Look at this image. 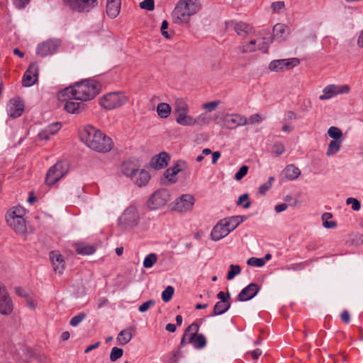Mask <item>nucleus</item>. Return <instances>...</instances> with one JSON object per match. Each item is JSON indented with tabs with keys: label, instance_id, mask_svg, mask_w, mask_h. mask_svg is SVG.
<instances>
[{
	"label": "nucleus",
	"instance_id": "1",
	"mask_svg": "<svg viewBox=\"0 0 363 363\" xmlns=\"http://www.w3.org/2000/svg\"><path fill=\"white\" fill-rule=\"evenodd\" d=\"M101 87V84L95 79H86L61 91L60 98L67 96L77 101H89L99 93Z\"/></svg>",
	"mask_w": 363,
	"mask_h": 363
},
{
	"label": "nucleus",
	"instance_id": "2",
	"mask_svg": "<svg viewBox=\"0 0 363 363\" xmlns=\"http://www.w3.org/2000/svg\"><path fill=\"white\" fill-rule=\"evenodd\" d=\"M82 141L90 149L98 152H108L113 146L111 138L92 125H86L80 132Z\"/></svg>",
	"mask_w": 363,
	"mask_h": 363
},
{
	"label": "nucleus",
	"instance_id": "3",
	"mask_svg": "<svg viewBox=\"0 0 363 363\" xmlns=\"http://www.w3.org/2000/svg\"><path fill=\"white\" fill-rule=\"evenodd\" d=\"M200 9L199 0H179L172 13L173 21L178 25L187 24Z\"/></svg>",
	"mask_w": 363,
	"mask_h": 363
},
{
	"label": "nucleus",
	"instance_id": "4",
	"mask_svg": "<svg viewBox=\"0 0 363 363\" xmlns=\"http://www.w3.org/2000/svg\"><path fill=\"white\" fill-rule=\"evenodd\" d=\"M241 216H232L220 220L213 228L211 236L214 241H218L234 230L242 222Z\"/></svg>",
	"mask_w": 363,
	"mask_h": 363
},
{
	"label": "nucleus",
	"instance_id": "5",
	"mask_svg": "<svg viewBox=\"0 0 363 363\" xmlns=\"http://www.w3.org/2000/svg\"><path fill=\"white\" fill-rule=\"evenodd\" d=\"M128 101V97L123 92H111L100 99V105L105 109L117 108Z\"/></svg>",
	"mask_w": 363,
	"mask_h": 363
},
{
	"label": "nucleus",
	"instance_id": "6",
	"mask_svg": "<svg viewBox=\"0 0 363 363\" xmlns=\"http://www.w3.org/2000/svg\"><path fill=\"white\" fill-rule=\"evenodd\" d=\"M68 164L65 162H57L48 171L45 182L48 185H53L60 180L68 172Z\"/></svg>",
	"mask_w": 363,
	"mask_h": 363
},
{
	"label": "nucleus",
	"instance_id": "7",
	"mask_svg": "<svg viewBox=\"0 0 363 363\" xmlns=\"http://www.w3.org/2000/svg\"><path fill=\"white\" fill-rule=\"evenodd\" d=\"M140 220L138 211L135 206L128 207L119 218L118 223L123 228H133L136 227Z\"/></svg>",
	"mask_w": 363,
	"mask_h": 363
},
{
	"label": "nucleus",
	"instance_id": "8",
	"mask_svg": "<svg viewBox=\"0 0 363 363\" xmlns=\"http://www.w3.org/2000/svg\"><path fill=\"white\" fill-rule=\"evenodd\" d=\"M170 200V194L167 189L156 191L148 199L147 206L151 210L163 207Z\"/></svg>",
	"mask_w": 363,
	"mask_h": 363
},
{
	"label": "nucleus",
	"instance_id": "9",
	"mask_svg": "<svg viewBox=\"0 0 363 363\" xmlns=\"http://www.w3.org/2000/svg\"><path fill=\"white\" fill-rule=\"evenodd\" d=\"M73 11L77 12H89L98 6L99 0H64Z\"/></svg>",
	"mask_w": 363,
	"mask_h": 363
},
{
	"label": "nucleus",
	"instance_id": "10",
	"mask_svg": "<svg viewBox=\"0 0 363 363\" xmlns=\"http://www.w3.org/2000/svg\"><path fill=\"white\" fill-rule=\"evenodd\" d=\"M299 65L298 58L281 59L272 61L269 65V69L272 72H284L295 67Z\"/></svg>",
	"mask_w": 363,
	"mask_h": 363
},
{
	"label": "nucleus",
	"instance_id": "11",
	"mask_svg": "<svg viewBox=\"0 0 363 363\" xmlns=\"http://www.w3.org/2000/svg\"><path fill=\"white\" fill-rule=\"evenodd\" d=\"M13 310V301L5 285L0 282V314L9 315Z\"/></svg>",
	"mask_w": 363,
	"mask_h": 363
},
{
	"label": "nucleus",
	"instance_id": "12",
	"mask_svg": "<svg viewBox=\"0 0 363 363\" xmlns=\"http://www.w3.org/2000/svg\"><path fill=\"white\" fill-rule=\"evenodd\" d=\"M223 121L224 126L231 130L247 124V118L237 113L225 114L223 116Z\"/></svg>",
	"mask_w": 363,
	"mask_h": 363
},
{
	"label": "nucleus",
	"instance_id": "13",
	"mask_svg": "<svg viewBox=\"0 0 363 363\" xmlns=\"http://www.w3.org/2000/svg\"><path fill=\"white\" fill-rule=\"evenodd\" d=\"M60 45L57 40H49L40 43L36 48V53L40 57H45L55 52Z\"/></svg>",
	"mask_w": 363,
	"mask_h": 363
},
{
	"label": "nucleus",
	"instance_id": "14",
	"mask_svg": "<svg viewBox=\"0 0 363 363\" xmlns=\"http://www.w3.org/2000/svg\"><path fill=\"white\" fill-rule=\"evenodd\" d=\"M194 203V198L190 194L182 195L176 200L174 209L179 212H186L191 210Z\"/></svg>",
	"mask_w": 363,
	"mask_h": 363
},
{
	"label": "nucleus",
	"instance_id": "15",
	"mask_svg": "<svg viewBox=\"0 0 363 363\" xmlns=\"http://www.w3.org/2000/svg\"><path fill=\"white\" fill-rule=\"evenodd\" d=\"M38 66L36 63H32L26 71L22 84L24 86H30L33 85L38 80Z\"/></svg>",
	"mask_w": 363,
	"mask_h": 363
},
{
	"label": "nucleus",
	"instance_id": "16",
	"mask_svg": "<svg viewBox=\"0 0 363 363\" xmlns=\"http://www.w3.org/2000/svg\"><path fill=\"white\" fill-rule=\"evenodd\" d=\"M259 291V288L257 284H250L240 292L237 297V300L239 301H249L254 298Z\"/></svg>",
	"mask_w": 363,
	"mask_h": 363
},
{
	"label": "nucleus",
	"instance_id": "17",
	"mask_svg": "<svg viewBox=\"0 0 363 363\" xmlns=\"http://www.w3.org/2000/svg\"><path fill=\"white\" fill-rule=\"evenodd\" d=\"M24 109V105L19 99H12L7 105V112L10 117L20 116Z\"/></svg>",
	"mask_w": 363,
	"mask_h": 363
},
{
	"label": "nucleus",
	"instance_id": "18",
	"mask_svg": "<svg viewBox=\"0 0 363 363\" xmlns=\"http://www.w3.org/2000/svg\"><path fill=\"white\" fill-rule=\"evenodd\" d=\"M49 257L55 273L62 274L65 269V260L62 255L57 251H52Z\"/></svg>",
	"mask_w": 363,
	"mask_h": 363
},
{
	"label": "nucleus",
	"instance_id": "19",
	"mask_svg": "<svg viewBox=\"0 0 363 363\" xmlns=\"http://www.w3.org/2000/svg\"><path fill=\"white\" fill-rule=\"evenodd\" d=\"M6 219L8 225L16 232L23 233L26 231V227L24 218L6 216Z\"/></svg>",
	"mask_w": 363,
	"mask_h": 363
},
{
	"label": "nucleus",
	"instance_id": "20",
	"mask_svg": "<svg viewBox=\"0 0 363 363\" xmlns=\"http://www.w3.org/2000/svg\"><path fill=\"white\" fill-rule=\"evenodd\" d=\"M169 160V155L165 152H162L152 158L150 165L155 169H163L167 166Z\"/></svg>",
	"mask_w": 363,
	"mask_h": 363
},
{
	"label": "nucleus",
	"instance_id": "21",
	"mask_svg": "<svg viewBox=\"0 0 363 363\" xmlns=\"http://www.w3.org/2000/svg\"><path fill=\"white\" fill-rule=\"evenodd\" d=\"M150 179L148 172L138 169L131 180L138 186H145Z\"/></svg>",
	"mask_w": 363,
	"mask_h": 363
},
{
	"label": "nucleus",
	"instance_id": "22",
	"mask_svg": "<svg viewBox=\"0 0 363 363\" xmlns=\"http://www.w3.org/2000/svg\"><path fill=\"white\" fill-rule=\"evenodd\" d=\"M135 332V328L133 326L121 330L117 337L118 343L121 345L128 343L131 340Z\"/></svg>",
	"mask_w": 363,
	"mask_h": 363
},
{
	"label": "nucleus",
	"instance_id": "23",
	"mask_svg": "<svg viewBox=\"0 0 363 363\" xmlns=\"http://www.w3.org/2000/svg\"><path fill=\"white\" fill-rule=\"evenodd\" d=\"M70 100H67L65 104V109L71 113H79L84 109L85 104L83 102L72 101L73 99L69 97Z\"/></svg>",
	"mask_w": 363,
	"mask_h": 363
},
{
	"label": "nucleus",
	"instance_id": "24",
	"mask_svg": "<svg viewBox=\"0 0 363 363\" xmlns=\"http://www.w3.org/2000/svg\"><path fill=\"white\" fill-rule=\"evenodd\" d=\"M121 0H107L106 13L111 18H116L121 10Z\"/></svg>",
	"mask_w": 363,
	"mask_h": 363
},
{
	"label": "nucleus",
	"instance_id": "25",
	"mask_svg": "<svg viewBox=\"0 0 363 363\" xmlns=\"http://www.w3.org/2000/svg\"><path fill=\"white\" fill-rule=\"evenodd\" d=\"M289 34V27L283 23H277L273 28V36L275 38L284 40Z\"/></svg>",
	"mask_w": 363,
	"mask_h": 363
},
{
	"label": "nucleus",
	"instance_id": "26",
	"mask_svg": "<svg viewBox=\"0 0 363 363\" xmlns=\"http://www.w3.org/2000/svg\"><path fill=\"white\" fill-rule=\"evenodd\" d=\"M189 111L182 112L177 114L176 121L177 123L184 126L194 125L193 117L188 114Z\"/></svg>",
	"mask_w": 363,
	"mask_h": 363
},
{
	"label": "nucleus",
	"instance_id": "27",
	"mask_svg": "<svg viewBox=\"0 0 363 363\" xmlns=\"http://www.w3.org/2000/svg\"><path fill=\"white\" fill-rule=\"evenodd\" d=\"M234 30L238 35L245 37L252 32V27L244 22H238L235 24Z\"/></svg>",
	"mask_w": 363,
	"mask_h": 363
},
{
	"label": "nucleus",
	"instance_id": "28",
	"mask_svg": "<svg viewBox=\"0 0 363 363\" xmlns=\"http://www.w3.org/2000/svg\"><path fill=\"white\" fill-rule=\"evenodd\" d=\"M337 85L330 84L326 86L323 90V94L319 96L320 100L325 101L336 96Z\"/></svg>",
	"mask_w": 363,
	"mask_h": 363
},
{
	"label": "nucleus",
	"instance_id": "29",
	"mask_svg": "<svg viewBox=\"0 0 363 363\" xmlns=\"http://www.w3.org/2000/svg\"><path fill=\"white\" fill-rule=\"evenodd\" d=\"M189 342L191 343L196 349H202L206 346V340L203 335L199 334L189 337Z\"/></svg>",
	"mask_w": 363,
	"mask_h": 363
},
{
	"label": "nucleus",
	"instance_id": "30",
	"mask_svg": "<svg viewBox=\"0 0 363 363\" xmlns=\"http://www.w3.org/2000/svg\"><path fill=\"white\" fill-rule=\"evenodd\" d=\"M300 174V169L294 164L286 166L284 169L285 177L289 180H294L297 179Z\"/></svg>",
	"mask_w": 363,
	"mask_h": 363
},
{
	"label": "nucleus",
	"instance_id": "31",
	"mask_svg": "<svg viewBox=\"0 0 363 363\" xmlns=\"http://www.w3.org/2000/svg\"><path fill=\"white\" fill-rule=\"evenodd\" d=\"M172 111L171 106L167 103H160L157 105V112L158 116L162 118L169 117Z\"/></svg>",
	"mask_w": 363,
	"mask_h": 363
},
{
	"label": "nucleus",
	"instance_id": "32",
	"mask_svg": "<svg viewBox=\"0 0 363 363\" xmlns=\"http://www.w3.org/2000/svg\"><path fill=\"white\" fill-rule=\"evenodd\" d=\"M230 303L228 301H218L213 308L214 315H219L228 310Z\"/></svg>",
	"mask_w": 363,
	"mask_h": 363
},
{
	"label": "nucleus",
	"instance_id": "33",
	"mask_svg": "<svg viewBox=\"0 0 363 363\" xmlns=\"http://www.w3.org/2000/svg\"><path fill=\"white\" fill-rule=\"evenodd\" d=\"M176 115L184 111H189V105L184 99H177L174 103Z\"/></svg>",
	"mask_w": 363,
	"mask_h": 363
},
{
	"label": "nucleus",
	"instance_id": "34",
	"mask_svg": "<svg viewBox=\"0 0 363 363\" xmlns=\"http://www.w3.org/2000/svg\"><path fill=\"white\" fill-rule=\"evenodd\" d=\"M342 141V140H331L328 145L326 155L328 156H331V155L336 154L340 150Z\"/></svg>",
	"mask_w": 363,
	"mask_h": 363
},
{
	"label": "nucleus",
	"instance_id": "35",
	"mask_svg": "<svg viewBox=\"0 0 363 363\" xmlns=\"http://www.w3.org/2000/svg\"><path fill=\"white\" fill-rule=\"evenodd\" d=\"M137 169H138L135 168L134 166L130 163H124L122 165V172L126 177L130 178V179L133 178Z\"/></svg>",
	"mask_w": 363,
	"mask_h": 363
},
{
	"label": "nucleus",
	"instance_id": "36",
	"mask_svg": "<svg viewBox=\"0 0 363 363\" xmlns=\"http://www.w3.org/2000/svg\"><path fill=\"white\" fill-rule=\"evenodd\" d=\"M328 134L335 140H342V132L340 128L337 127H330L328 130Z\"/></svg>",
	"mask_w": 363,
	"mask_h": 363
},
{
	"label": "nucleus",
	"instance_id": "37",
	"mask_svg": "<svg viewBox=\"0 0 363 363\" xmlns=\"http://www.w3.org/2000/svg\"><path fill=\"white\" fill-rule=\"evenodd\" d=\"M157 260V256L155 253H150L145 257L143 261V267L145 268H151Z\"/></svg>",
	"mask_w": 363,
	"mask_h": 363
},
{
	"label": "nucleus",
	"instance_id": "38",
	"mask_svg": "<svg viewBox=\"0 0 363 363\" xmlns=\"http://www.w3.org/2000/svg\"><path fill=\"white\" fill-rule=\"evenodd\" d=\"M26 214V210L23 207L21 206H16L13 207V208L10 209L7 213L6 216H11V217H21L23 218Z\"/></svg>",
	"mask_w": 363,
	"mask_h": 363
},
{
	"label": "nucleus",
	"instance_id": "39",
	"mask_svg": "<svg viewBox=\"0 0 363 363\" xmlns=\"http://www.w3.org/2000/svg\"><path fill=\"white\" fill-rule=\"evenodd\" d=\"M256 44L257 41L252 40L246 45L240 46L239 49L242 53L252 52L257 50Z\"/></svg>",
	"mask_w": 363,
	"mask_h": 363
},
{
	"label": "nucleus",
	"instance_id": "40",
	"mask_svg": "<svg viewBox=\"0 0 363 363\" xmlns=\"http://www.w3.org/2000/svg\"><path fill=\"white\" fill-rule=\"evenodd\" d=\"M76 250L78 254L90 255L95 252V248L91 245H78Z\"/></svg>",
	"mask_w": 363,
	"mask_h": 363
},
{
	"label": "nucleus",
	"instance_id": "41",
	"mask_svg": "<svg viewBox=\"0 0 363 363\" xmlns=\"http://www.w3.org/2000/svg\"><path fill=\"white\" fill-rule=\"evenodd\" d=\"M194 125H205L209 123L210 118L207 116L206 113H203L199 115L196 118H193Z\"/></svg>",
	"mask_w": 363,
	"mask_h": 363
},
{
	"label": "nucleus",
	"instance_id": "42",
	"mask_svg": "<svg viewBox=\"0 0 363 363\" xmlns=\"http://www.w3.org/2000/svg\"><path fill=\"white\" fill-rule=\"evenodd\" d=\"M332 218V214L330 213H325L322 215L323 225L326 228H333L336 226L335 221H328Z\"/></svg>",
	"mask_w": 363,
	"mask_h": 363
},
{
	"label": "nucleus",
	"instance_id": "43",
	"mask_svg": "<svg viewBox=\"0 0 363 363\" xmlns=\"http://www.w3.org/2000/svg\"><path fill=\"white\" fill-rule=\"evenodd\" d=\"M241 272L240 267L238 264H230V269L227 274V279L231 280Z\"/></svg>",
	"mask_w": 363,
	"mask_h": 363
},
{
	"label": "nucleus",
	"instance_id": "44",
	"mask_svg": "<svg viewBox=\"0 0 363 363\" xmlns=\"http://www.w3.org/2000/svg\"><path fill=\"white\" fill-rule=\"evenodd\" d=\"M174 292V289L168 286L165 288V289L162 293V298L164 302H168L171 300Z\"/></svg>",
	"mask_w": 363,
	"mask_h": 363
},
{
	"label": "nucleus",
	"instance_id": "45",
	"mask_svg": "<svg viewBox=\"0 0 363 363\" xmlns=\"http://www.w3.org/2000/svg\"><path fill=\"white\" fill-rule=\"evenodd\" d=\"M123 350L121 348L114 347L112 348L110 354V359L111 362H115L123 356Z\"/></svg>",
	"mask_w": 363,
	"mask_h": 363
},
{
	"label": "nucleus",
	"instance_id": "46",
	"mask_svg": "<svg viewBox=\"0 0 363 363\" xmlns=\"http://www.w3.org/2000/svg\"><path fill=\"white\" fill-rule=\"evenodd\" d=\"M274 181V178L273 177H270L267 182L259 186V192L262 195L265 194V193L272 187V182Z\"/></svg>",
	"mask_w": 363,
	"mask_h": 363
},
{
	"label": "nucleus",
	"instance_id": "47",
	"mask_svg": "<svg viewBox=\"0 0 363 363\" xmlns=\"http://www.w3.org/2000/svg\"><path fill=\"white\" fill-rule=\"evenodd\" d=\"M273 38H269L266 41H262V43H258L257 48L259 50H261L264 53L268 52V47L272 43Z\"/></svg>",
	"mask_w": 363,
	"mask_h": 363
},
{
	"label": "nucleus",
	"instance_id": "48",
	"mask_svg": "<svg viewBox=\"0 0 363 363\" xmlns=\"http://www.w3.org/2000/svg\"><path fill=\"white\" fill-rule=\"evenodd\" d=\"M199 328V325L196 323H194L186 329L184 333L186 334L189 337L195 336L197 335Z\"/></svg>",
	"mask_w": 363,
	"mask_h": 363
},
{
	"label": "nucleus",
	"instance_id": "49",
	"mask_svg": "<svg viewBox=\"0 0 363 363\" xmlns=\"http://www.w3.org/2000/svg\"><path fill=\"white\" fill-rule=\"evenodd\" d=\"M247 264L250 266L260 267L264 264V259L262 258L251 257L247 259Z\"/></svg>",
	"mask_w": 363,
	"mask_h": 363
},
{
	"label": "nucleus",
	"instance_id": "50",
	"mask_svg": "<svg viewBox=\"0 0 363 363\" xmlns=\"http://www.w3.org/2000/svg\"><path fill=\"white\" fill-rule=\"evenodd\" d=\"M285 151V147L281 143H276L272 147V152L276 156L282 155Z\"/></svg>",
	"mask_w": 363,
	"mask_h": 363
},
{
	"label": "nucleus",
	"instance_id": "51",
	"mask_svg": "<svg viewBox=\"0 0 363 363\" xmlns=\"http://www.w3.org/2000/svg\"><path fill=\"white\" fill-rule=\"evenodd\" d=\"M237 204L242 205L245 208H248L251 204L248 199V194H244L241 195L238 199Z\"/></svg>",
	"mask_w": 363,
	"mask_h": 363
},
{
	"label": "nucleus",
	"instance_id": "52",
	"mask_svg": "<svg viewBox=\"0 0 363 363\" xmlns=\"http://www.w3.org/2000/svg\"><path fill=\"white\" fill-rule=\"evenodd\" d=\"M61 123H53L49 125H48L45 128L47 132L50 133L51 135L56 134L60 129L61 128Z\"/></svg>",
	"mask_w": 363,
	"mask_h": 363
},
{
	"label": "nucleus",
	"instance_id": "53",
	"mask_svg": "<svg viewBox=\"0 0 363 363\" xmlns=\"http://www.w3.org/2000/svg\"><path fill=\"white\" fill-rule=\"evenodd\" d=\"M175 176V172L170 168H168L164 173V178L169 183H174L176 182V179H174Z\"/></svg>",
	"mask_w": 363,
	"mask_h": 363
},
{
	"label": "nucleus",
	"instance_id": "54",
	"mask_svg": "<svg viewBox=\"0 0 363 363\" xmlns=\"http://www.w3.org/2000/svg\"><path fill=\"white\" fill-rule=\"evenodd\" d=\"M346 203L347 205L352 204V208L354 211H359L361 207L360 202L357 199L352 197L347 198L346 200Z\"/></svg>",
	"mask_w": 363,
	"mask_h": 363
},
{
	"label": "nucleus",
	"instance_id": "55",
	"mask_svg": "<svg viewBox=\"0 0 363 363\" xmlns=\"http://www.w3.org/2000/svg\"><path fill=\"white\" fill-rule=\"evenodd\" d=\"M140 6L143 9L152 11L155 7V3L153 0H144L140 3Z\"/></svg>",
	"mask_w": 363,
	"mask_h": 363
},
{
	"label": "nucleus",
	"instance_id": "56",
	"mask_svg": "<svg viewBox=\"0 0 363 363\" xmlns=\"http://www.w3.org/2000/svg\"><path fill=\"white\" fill-rule=\"evenodd\" d=\"M248 167L246 165L242 166L238 172L235 175V179L238 181L242 179L247 173Z\"/></svg>",
	"mask_w": 363,
	"mask_h": 363
},
{
	"label": "nucleus",
	"instance_id": "57",
	"mask_svg": "<svg viewBox=\"0 0 363 363\" xmlns=\"http://www.w3.org/2000/svg\"><path fill=\"white\" fill-rule=\"evenodd\" d=\"M168 22L166 20H164L162 23V26H161V33L162 35V36H164L166 39H170L171 38V35H169L168 33V32L167 31V29L168 28Z\"/></svg>",
	"mask_w": 363,
	"mask_h": 363
},
{
	"label": "nucleus",
	"instance_id": "58",
	"mask_svg": "<svg viewBox=\"0 0 363 363\" xmlns=\"http://www.w3.org/2000/svg\"><path fill=\"white\" fill-rule=\"evenodd\" d=\"M284 6H285L284 2L281 1H275V2L272 3V6H271L272 10L275 13L280 12L284 8Z\"/></svg>",
	"mask_w": 363,
	"mask_h": 363
},
{
	"label": "nucleus",
	"instance_id": "59",
	"mask_svg": "<svg viewBox=\"0 0 363 363\" xmlns=\"http://www.w3.org/2000/svg\"><path fill=\"white\" fill-rule=\"evenodd\" d=\"M219 102L218 101H211V102H208V103H206L203 105V108L204 109H206L209 111H212L213 110H215L216 108V107L218 106Z\"/></svg>",
	"mask_w": 363,
	"mask_h": 363
},
{
	"label": "nucleus",
	"instance_id": "60",
	"mask_svg": "<svg viewBox=\"0 0 363 363\" xmlns=\"http://www.w3.org/2000/svg\"><path fill=\"white\" fill-rule=\"evenodd\" d=\"M304 265L303 263L293 264L288 265L285 267L286 270L300 271L303 269Z\"/></svg>",
	"mask_w": 363,
	"mask_h": 363
},
{
	"label": "nucleus",
	"instance_id": "61",
	"mask_svg": "<svg viewBox=\"0 0 363 363\" xmlns=\"http://www.w3.org/2000/svg\"><path fill=\"white\" fill-rule=\"evenodd\" d=\"M26 301L27 307L30 309H34L35 308L37 303L30 294L27 296Z\"/></svg>",
	"mask_w": 363,
	"mask_h": 363
},
{
	"label": "nucleus",
	"instance_id": "62",
	"mask_svg": "<svg viewBox=\"0 0 363 363\" xmlns=\"http://www.w3.org/2000/svg\"><path fill=\"white\" fill-rule=\"evenodd\" d=\"M155 301L152 300L147 301L146 302H144L140 307L139 311L140 312H145L147 311L150 307L152 305H154Z\"/></svg>",
	"mask_w": 363,
	"mask_h": 363
},
{
	"label": "nucleus",
	"instance_id": "63",
	"mask_svg": "<svg viewBox=\"0 0 363 363\" xmlns=\"http://www.w3.org/2000/svg\"><path fill=\"white\" fill-rule=\"evenodd\" d=\"M350 91V88L348 85L338 86L337 85L336 94H347Z\"/></svg>",
	"mask_w": 363,
	"mask_h": 363
},
{
	"label": "nucleus",
	"instance_id": "64",
	"mask_svg": "<svg viewBox=\"0 0 363 363\" xmlns=\"http://www.w3.org/2000/svg\"><path fill=\"white\" fill-rule=\"evenodd\" d=\"M15 292L18 296L23 297L25 299L30 295L24 289L20 286L15 288Z\"/></svg>",
	"mask_w": 363,
	"mask_h": 363
}]
</instances>
